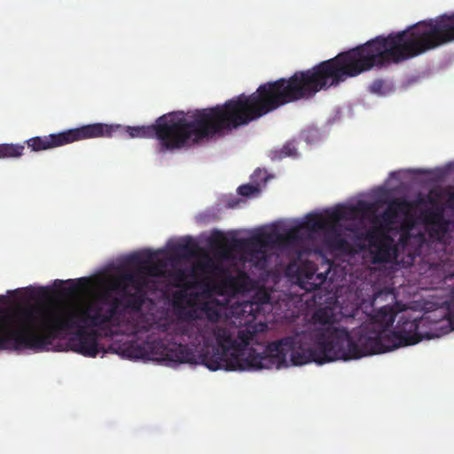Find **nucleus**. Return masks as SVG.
I'll return each mask as SVG.
<instances>
[{"mask_svg": "<svg viewBox=\"0 0 454 454\" xmlns=\"http://www.w3.org/2000/svg\"><path fill=\"white\" fill-rule=\"evenodd\" d=\"M317 94V65L296 71L289 78H279L261 84L247 96L239 95L224 104L197 109L194 112H173L159 117L147 126L123 127L120 124L92 123L47 136L34 137L25 144L32 152L63 146L76 141L112 137L128 134L131 138H153L159 141L158 152L181 149L191 142L228 133L284 106Z\"/></svg>", "mask_w": 454, "mask_h": 454, "instance_id": "nucleus-1", "label": "nucleus"}, {"mask_svg": "<svg viewBox=\"0 0 454 454\" xmlns=\"http://www.w3.org/2000/svg\"><path fill=\"white\" fill-rule=\"evenodd\" d=\"M121 301L103 294L77 305L32 304L20 309L13 316L16 328H0V350H45L53 340L71 333L67 347L87 357H96L101 351L100 334L89 328L106 329L119 325Z\"/></svg>", "mask_w": 454, "mask_h": 454, "instance_id": "nucleus-2", "label": "nucleus"}, {"mask_svg": "<svg viewBox=\"0 0 454 454\" xmlns=\"http://www.w3.org/2000/svg\"><path fill=\"white\" fill-rule=\"evenodd\" d=\"M312 318L315 323L313 328L284 337L265 347L270 359L268 369L287 365L288 357L294 365L354 359L351 356L356 349L353 334L348 329L335 325L332 309L320 308Z\"/></svg>", "mask_w": 454, "mask_h": 454, "instance_id": "nucleus-3", "label": "nucleus"}, {"mask_svg": "<svg viewBox=\"0 0 454 454\" xmlns=\"http://www.w3.org/2000/svg\"><path fill=\"white\" fill-rule=\"evenodd\" d=\"M201 311L214 336L203 340V348L198 356L202 364L211 371H257L268 369L266 346L260 345L258 350L249 348L255 333L249 329L236 330L234 327L217 325L221 315L217 309L205 305Z\"/></svg>", "mask_w": 454, "mask_h": 454, "instance_id": "nucleus-4", "label": "nucleus"}, {"mask_svg": "<svg viewBox=\"0 0 454 454\" xmlns=\"http://www.w3.org/2000/svg\"><path fill=\"white\" fill-rule=\"evenodd\" d=\"M171 330L163 338L148 337L143 343L130 341L123 345V355L133 359H152L168 364H197L199 358L188 344H183Z\"/></svg>", "mask_w": 454, "mask_h": 454, "instance_id": "nucleus-5", "label": "nucleus"}, {"mask_svg": "<svg viewBox=\"0 0 454 454\" xmlns=\"http://www.w3.org/2000/svg\"><path fill=\"white\" fill-rule=\"evenodd\" d=\"M372 208V205L360 200L356 206H338L334 208L325 211V215L320 214H309L305 220L299 224L306 234H309L310 239L316 232L323 231L325 232L327 243L337 249H341L347 246V240L341 236L336 228V224L340 220H349L354 218L359 212H368Z\"/></svg>", "mask_w": 454, "mask_h": 454, "instance_id": "nucleus-6", "label": "nucleus"}, {"mask_svg": "<svg viewBox=\"0 0 454 454\" xmlns=\"http://www.w3.org/2000/svg\"><path fill=\"white\" fill-rule=\"evenodd\" d=\"M425 321V317L411 319L402 316L393 332H381L382 337L379 335L380 333H372V336L367 339L370 343L367 350L385 353L400 347L417 344L424 337L430 338L427 333L424 334L419 331Z\"/></svg>", "mask_w": 454, "mask_h": 454, "instance_id": "nucleus-7", "label": "nucleus"}, {"mask_svg": "<svg viewBox=\"0 0 454 454\" xmlns=\"http://www.w3.org/2000/svg\"><path fill=\"white\" fill-rule=\"evenodd\" d=\"M397 311L394 307L387 305L379 309L375 314L370 317L369 322L364 323L357 328H354L352 334L355 340V350L351 354L354 359H358L365 356L380 354V351H369L367 346L370 344L367 339L372 336V333H380L381 332H393L389 328L393 325Z\"/></svg>", "mask_w": 454, "mask_h": 454, "instance_id": "nucleus-8", "label": "nucleus"}, {"mask_svg": "<svg viewBox=\"0 0 454 454\" xmlns=\"http://www.w3.org/2000/svg\"><path fill=\"white\" fill-rule=\"evenodd\" d=\"M273 234L262 233L247 239L232 237L227 239L222 232L217 233V239L223 242L222 252L227 254L230 251H240L244 253L246 261L253 263L256 268L264 269L268 264L266 247L273 243Z\"/></svg>", "mask_w": 454, "mask_h": 454, "instance_id": "nucleus-9", "label": "nucleus"}, {"mask_svg": "<svg viewBox=\"0 0 454 454\" xmlns=\"http://www.w3.org/2000/svg\"><path fill=\"white\" fill-rule=\"evenodd\" d=\"M180 321L172 328L176 337L194 348L201 346L205 338L214 336L206 320L196 309H184L180 313Z\"/></svg>", "mask_w": 454, "mask_h": 454, "instance_id": "nucleus-10", "label": "nucleus"}, {"mask_svg": "<svg viewBox=\"0 0 454 454\" xmlns=\"http://www.w3.org/2000/svg\"><path fill=\"white\" fill-rule=\"evenodd\" d=\"M358 238L368 242L373 263L389 262L397 256V248L393 239L378 229L368 230Z\"/></svg>", "mask_w": 454, "mask_h": 454, "instance_id": "nucleus-11", "label": "nucleus"}, {"mask_svg": "<svg viewBox=\"0 0 454 454\" xmlns=\"http://www.w3.org/2000/svg\"><path fill=\"white\" fill-rule=\"evenodd\" d=\"M154 256L155 254L151 250H145L144 252L131 254L129 262L139 267L147 278L149 277L165 278L167 273L166 262L162 260H158L154 262Z\"/></svg>", "mask_w": 454, "mask_h": 454, "instance_id": "nucleus-12", "label": "nucleus"}, {"mask_svg": "<svg viewBox=\"0 0 454 454\" xmlns=\"http://www.w3.org/2000/svg\"><path fill=\"white\" fill-rule=\"evenodd\" d=\"M309 240H311L309 234H306L299 225L289 229L284 234H277L276 238L273 239V242L284 247L297 250L299 255L301 254V248Z\"/></svg>", "mask_w": 454, "mask_h": 454, "instance_id": "nucleus-13", "label": "nucleus"}, {"mask_svg": "<svg viewBox=\"0 0 454 454\" xmlns=\"http://www.w3.org/2000/svg\"><path fill=\"white\" fill-rule=\"evenodd\" d=\"M411 208V203L405 199L392 200L387 208L380 216V223L385 229H389L391 225L397 222L399 214H405Z\"/></svg>", "mask_w": 454, "mask_h": 454, "instance_id": "nucleus-14", "label": "nucleus"}, {"mask_svg": "<svg viewBox=\"0 0 454 454\" xmlns=\"http://www.w3.org/2000/svg\"><path fill=\"white\" fill-rule=\"evenodd\" d=\"M148 285L149 278H147L139 267H137L136 271H129L121 274L119 278L117 287L120 289H128L129 286H132L135 291L145 293Z\"/></svg>", "mask_w": 454, "mask_h": 454, "instance_id": "nucleus-15", "label": "nucleus"}, {"mask_svg": "<svg viewBox=\"0 0 454 454\" xmlns=\"http://www.w3.org/2000/svg\"><path fill=\"white\" fill-rule=\"evenodd\" d=\"M426 217L432 223L428 230L429 237L434 240L442 242L448 231L447 224L442 220V210L429 209L426 212Z\"/></svg>", "mask_w": 454, "mask_h": 454, "instance_id": "nucleus-16", "label": "nucleus"}, {"mask_svg": "<svg viewBox=\"0 0 454 454\" xmlns=\"http://www.w3.org/2000/svg\"><path fill=\"white\" fill-rule=\"evenodd\" d=\"M222 284L232 294H243L251 288V278L246 272L241 271L236 276L227 274Z\"/></svg>", "mask_w": 454, "mask_h": 454, "instance_id": "nucleus-17", "label": "nucleus"}, {"mask_svg": "<svg viewBox=\"0 0 454 454\" xmlns=\"http://www.w3.org/2000/svg\"><path fill=\"white\" fill-rule=\"evenodd\" d=\"M122 291V299L119 298L121 304L118 309V318L120 319L121 310L120 307L123 306L124 309H130L134 312L141 311L145 302V293L135 291L130 293L127 288L121 289ZM113 298L110 294H108ZM118 299V297H116Z\"/></svg>", "mask_w": 454, "mask_h": 454, "instance_id": "nucleus-18", "label": "nucleus"}, {"mask_svg": "<svg viewBox=\"0 0 454 454\" xmlns=\"http://www.w3.org/2000/svg\"><path fill=\"white\" fill-rule=\"evenodd\" d=\"M328 271L317 272L314 269H309L304 273L301 272V284L308 291L319 289L326 281Z\"/></svg>", "mask_w": 454, "mask_h": 454, "instance_id": "nucleus-19", "label": "nucleus"}, {"mask_svg": "<svg viewBox=\"0 0 454 454\" xmlns=\"http://www.w3.org/2000/svg\"><path fill=\"white\" fill-rule=\"evenodd\" d=\"M190 274L186 269H176L167 270L166 278L175 287H188V278Z\"/></svg>", "mask_w": 454, "mask_h": 454, "instance_id": "nucleus-20", "label": "nucleus"}, {"mask_svg": "<svg viewBox=\"0 0 454 454\" xmlns=\"http://www.w3.org/2000/svg\"><path fill=\"white\" fill-rule=\"evenodd\" d=\"M24 151L25 145L21 144H0V159L20 158Z\"/></svg>", "mask_w": 454, "mask_h": 454, "instance_id": "nucleus-21", "label": "nucleus"}, {"mask_svg": "<svg viewBox=\"0 0 454 454\" xmlns=\"http://www.w3.org/2000/svg\"><path fill=\"white\" fill-rule=\"evenodd\" d=\"M86 278H78L76 281L73 279H69L67 281L63 280H55L54 286L56 287H61L63 285L67 284V286L63 288V293L67 295H73L75 294L81 288V286L79 284H85Z\"/></svg>", "mask_w": 454, "mask_h": 454, "instance_id": "nucleus-22", "label": "nucleus"}, {"mask_svg": "<svg viewBox=\"0 0 454 454\" xmlns=\"http://www.w3.org/2000/svg\"><path fill=\"white\" fill-rule=\"evenodd\" d=\"M196 245L192 240L177 243L173 250L176 254H191L194 252Z\"/></svg>", "mask_w": 454, "mask_h": 454, "instance_id": "nucleus-23", "label": "nucleus"}, {"mask_svg": "<svg viewBox=\"0 0 454 454\" xmlns=\"http://www.w3.org/2000/svg\"><path fill=\"white\" fill-rule=\"evenodd\" d=\"M254 299L255 301H252L250 304L251 310L258 309L260 305L269 303L270 296L267 293H262L258 294Z\"/></svg>", "mask_w": 454, "mask_h": 454, "instance_id": "nucleus-24", "label": "nucleus"}, {"mask_svg": "<svg viewBox=\"0 0 454 454\" xmlns=\"http://www.w3.org/2000/svg\"><path fill=\"white\" fill-rule=\"evenodd\" d=\"M257 192H259L258 187L250 184H242L238 188V193L244 197H249Z\"/></svg>", "mask_w": 454, "mask_h": 454, "instance_id": "nucleus-25", "label": "nucleus"}, {"mask_svg": "<svg viewBox=\"0 0 454 454\" xmlns=\"http://www.w3.org/2000/svg\"><path fill=\"white\" fill-rule=\"evenodd\" d=\"M385 82L380 79L374 80L370 85V91L375 94H384Z\"/></svg>", "mask_w": 454, "mask_h": 454, "instance_id": "nucleus-26", "label": "nucleus"}, {"mask_svg": "<svg viewBox=\"0 0 454 454\" xmlns=\"http://www.w3.org/2000/svg\"><path fill=\"white\" fill-rule=\"evenodd\" d=\"M296 154V147L294 143L288 142L284 145L280 151V157L294 156Z\"/></svg>", "mask_w": 454, "mask_h": 454, "instance_id": "nucleus-27", "label": "nucleus"}, {"mask_svg": "<svg viewBox=\"0 0 454 454\" xmlns=\"http://www.w3.org/2000/svg\"><path fill=\"white\" fill-rule=\"evenodd\" d=\"M200 268L205 270H215L218 269V267L210 259L202 262L200 264Z\"/></svg>", "mask_w": 454, "mask_h": 454, "instance_id": "nucleus-28", "label": "nucleus"}, {"mask_svg": "<svg viewBox=\"0 0 454 454\" xmlns=\"http://www.w3.org/2000/svg\"><path fill=\"white\" fill-rule=\"evenodd\" d=\"M240 201L241 200L239 199H230L227 201V206L230 208H234V207H237L239 205Z\"/></svg>", "mask_w": 454, "mask_h": 454, "instance_id": "nucleus-29", "label": "nucleus"}, {"mask_svg": "<svg viewBox=\"0 0 454 454\" xmlns=\"http://www.w3.org/2000/svg\"><path fill=\"white\" fill-rule=\"evenodd\" d=\"M149 328L147 325H143L141 327H137L135 331H134V333L135 334H138L140 333H145V332H148Z\"/></svg>", "mask_w": 454, "mask_h": 454, "instance_id": "nucleus-30", "label": "nucleus"}, {"mask_svg": "<svg viewBox=\"0 0 454 454\" xmlns=\"http://www.w3.org/2000/svg\"><path fill=\"white\" fill-rule=\"evenodd\" d=\"M450 200H454V193H451L449 198Z\"/></svg>", "mask_w": 454, "mask_h": 454, "instance_id": "nucleus-31", "label": "nucleus"}, {"mask_svg": "<svg viewBox=\"0 0 454 454\" xmlns=\"http://www.w3.org/2000/svg\"><path fill=\"white\" fill-rule=\"evenodd\" d=\"M451 322L454 323V312H453V315H452V317H451Z\"/></svg>", "mask_w": 454, "mask_h": 454, "instance_id": "nucleus-32", "label": "nucleus"}]
</instances>
